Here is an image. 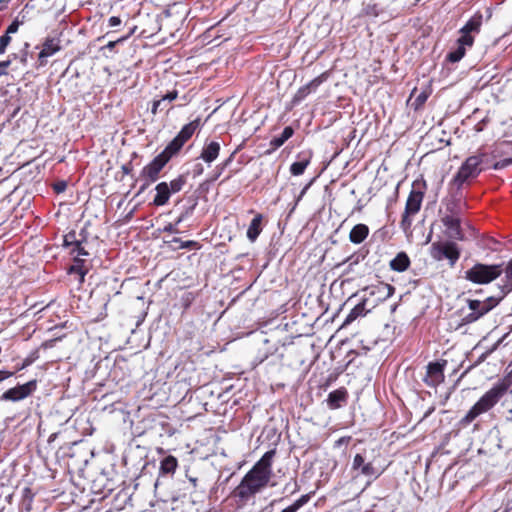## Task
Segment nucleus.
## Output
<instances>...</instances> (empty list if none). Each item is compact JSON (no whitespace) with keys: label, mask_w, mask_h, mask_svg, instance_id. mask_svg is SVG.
Here are the masks:
<instances>
[{"label":"nucleus","mask_w":512,"mask_h":512,"mask_svg":"<svg viewBox=\"0 0 512 512\" xmlns=\"http://www.w3.org/2000/svg\"><path fill=\"white\" fill-rule=\"evenodd\" d=\"M274 455V450L267 451L242 478L233 491V496L238 499L239 503L246 504L268 485L272 476Z\"/></svg>","instance_id":"f257e3e1"},{"label":"nucleus","mask_w":512,"mask_h":512,"mask_svg":"<svg viewBox=\"0 0 512 512\" xmlns=\"http://www.w3.org/2000/svg\"><path fill=\"white\" fill-rule=\"evenodd\" d=\"M507 390L508 384L506 382L501 381L496 383L471 407V409L463 417L462 423L469 424L479 415L492 409L506 394Z\"/></svg>","instance_id":"f03ea898"},{"label":"nucleus","mask_w":512,"mask_h":512,"mask_svg":"<svg viewBox=\"0 0 512 512\" xmlns=\"http://www.w3.org/2000/svg\"><path fill=\"white\" fill-rule=\"evenodd\" d=\"M426 188V182L423 179H417L412 183V189L407 198L400 222V226L406 234L411 232L413 217L421 209Z\"/></svg>","instance_id":"7ed1b4c3"},{"label":"nucleus","mask_w":512,"mask_h":512,"mask_svg":"<svg viewBox=\"0 0 512 512\" xmlns=\"http://www.w3.org/2000/svg\"><path fill=\"white\" fill-rule=\"evenodd\" d=\"M487 157V153L483 151H478L476 154L469 156L453 177V184L460 188L468 180L476 178L484 170Z\"/></svg>","instance_id":"20e7f679"},{"label":"nucleus","mask_w":512,"mask_h":512,"mask_svg":"<svg viewBox=\"0 0 512 512\" xmlns=\"http://www.w3.org/2000/svg\"><path fill=\"white\" fill-rule=\"evenodd\" d=\"M503 273L501 265L477 263L465 272V278L475 284H488Z\"/></svg>","instance_id":"39448f33"},{"label":"nucleus","mask_w":512,"mask_h":512,"mask_svg":"<svg viewBox=\"0 0 512 512\" xmlns=\"http://www.w3.org/2000/svg\"><path fill=\"white\" fill-rule=\"evenodd\" d=\"M430 255L436 261L448 259L453 266L460 257V250L454 242H434L430 248Z\"/></svg>","instance_id":"423d86ee"},{"label":"nucleus","mask_w":512,"mask_h":512,"mask_svg":"<svg viewBox=\"0 0 512 512\" xmlns=\"http://www.w3.org/2000/svg\"><path fill=\"white\" fill-rule=\"evenodd\" d=\"M167 163V158L158 154L150 163L143 167L140 178L144 183L140 188V193L145 191L151 183L158 179L159 173Z\"/></svg>","instance_id":"0eeeda50"},{"label":"nucleus","mask_w":512,"mask_h":512,"mask_svg":"<svg viewBox=\"0 0 512 512\" xmlns=\"http://www.w3.org/2000/svg\"><path fill=\"white\" fill-rule=\"evenodd\" d=\"M352 470L357 471L356 476L362 475L370 481L377 479L383 473V469L376 467L373 461H366L363 453H357L354 456Z\"/></svg>","instance_id":"6e6552de"},{"label":"nucleus","mask_w":512,"mask_h":512,"mask_svg":"<svg viewBox=\"0 0 512 512\" xmlns=\"http://www.w3.org/2000/svg\"><path fill=\"white\" fill-rule=\"evenodd\" d=\"M36 389L37 381L34 379L8 389L0 396V401L19 402L31 396Z\"/></svg>","instance_id":"1a4fd4ad"},{"label":"nucleus","mask_w":512,"mask_h":512,"mask_svg":"<svg viewBox=\"0 0 512 512\" xmlns=\"http://www.w3.org/2000/svg\"><path fill=\"white\" fill-rule=\"evenodd\" d=\"M447 364L446 360L442 362H430L427 365L426 375L423 378L424 383L432 388L437 387L444 381V369Z\"/></svg>","instance_id":"9d476101"},{"label":"nucleus","mask_w":512,"mask_h":512,"mask_svg":"<svg viewBox=\"0 0 512 512\" xmlns=\"http://www.w3.org/2000/svg\"><path fill=\"white\" fill-rule=\"evenodd\" d=\"M502 297L503 296L497 298L492 296L486 298L483 301L468 299V308L470 311L475 312L477 317L480 319L482 316L491 311L495 306H497Z\"/></svg>","instance_id":"9b49d317"},{"label":"nucleus","mask_w":512,"mask_h":512,"mask_svg":"<svg viewBox=\"0 0 512 512\" xmlns=\"http://www.w3.org/2000/svg\"><path fill=\"white\" fill-rule=\"evenodd\" d=\"M442 223L447 229V235L449 238L463 240L464 235L460 227V216L443 215Z\"/></svg>","instance_id":"f8f14e48"},{"label":"nucleus","mask_w":512,"mask_h":512,"mask_svg":"<svg viewBox=\"0 0 512 512\" xmlns=\"http://www.w3.org/2000/svg\"><path fill=\"white\" fill-rule=\"evenodd\" d=\"M474 44V38L472 37H460L457 40V48L450 51L447 54V60L456 63L459 62L466 54V48H471Z\"/></svg>","instance_id":"ddd939ff"},{"label":"nucleus","mask_w":512,"mask_h":512,"mask_svg":"<svg viewBox=\"0 0 512 512\" xmlns=\"http://www.w3.org/2000/svg\"><path fill=\"white\" fill-rule=\"evenodd\" d=\"M369 296H375L377 302H382L391 297L395 292V287L387 283L372 285L364 290Z\"/></svg>","instance_id":"4468645a"},{"label":"nucleus","mask_w":512,"mask_h":512,"mask_svg":"<svg viewBox=\"0 0 512 512\" xmlns=\"http://www.w3.org/2000/svg\"><path fill=\"white\" fill-rule=\"evenodd\" d=\"M483 23V15L480 12L475 13L466 24L460 29V37H472L475 39V35H477Z\"/></svg>","instance_id":"2eb2a0df"},{"label":"nucleus","mask_w":512,"mask_h":512,"mask_svg":"<svg viewBox=\"0 0 512 512\" xmlns=\"http://www.w3.org/2000/svg\"><path fill=\"white\" fill-rule=\"evenodd\" d=\"M220 149V143L217 141L206 143L202 148L200 158L207 164H211L219 156Z\"/></svg>","instance_id":"dca6fc26"},{"label":"nucleus","mask_w":512,"mask_h":512,"mask_svg":"<svg viewBox=\"0 0 512 512\" xmlns=\"http://www.w3.org/2000/svg\"><path fill=\"white\" fill-rule=\"evenodd\" d=\"M369 232V227L366 224L359 223L351 229L349 240L353 244H361L366 240Z\"/></svg>","instance_id":"f3484780"},{"label":"nucleus","mask_w":512,"mask_h":512,"mask_svg":"<svg viewBox=\"0 0 512 512\" xmlns=\"http://www.w3.org/2000/svg\"><path fill=\"white\" fill-rule=\"evenodd\" d=\"M325 80L324 74L311 80L306 86L301 87L294 96L295 101L303 100L311 91H315Z\"/></svg>","instance_id":"a211bd4d"},{"label":"nucleus","mask_w":512,"mask_h":512,"mask_svg":"<svg viewBox=\"0 0 512 512\" xmlns=\"http://www.w3.org/2000/svg\"><path fill=\"white\" fill-rule=\"evenodd\" d=\"M156 195L153 199V204L155 206H164L168 203L169 198L171 196L170 191L168 190L167 182H160L155 187Z\"/></svg>","instance_id":"6ab92c4d"},{"label":"nucleus","mask_w":512,"mask_h":512,"mask_svg":"<svg viewBox=\"0 0 512 512\" xmlns=\"http://www.w3.org/2000/svg\"><path fill=\"white\" fill-rule=\"evenodd\" d=\"M348 393L346 389L340 388L329 393L327 403L329 408L337 409L341 404L346 402Z\"/></svg>","instance_id":"aec40b11"},{"label":"nucleus","mask_w":512,"mask_h":512,"mask_svg":"<svg viewBox=\"0 0 512 512\" xmlns=\"http://www.w3.org/2000/svg\"><path fill=\"white\" fill-rule=\"evenodd\" d=\"M390 268L396 272H404L410 266V259L405 252H399L395 258L390 261Z\"/></svg>","instance_id":"412c9836"},{"label":"nucleus","mask_w":512,"mask_h":512,"mask_svg":"<svg viewBox=\"0 0 512 512\" xmlns=\"http://www.w3.org/2000/svg\"><path fill=\"white\" fill-rule=\"evenodd\" d=\"M177 467V458L169 455L161 460L159 471L162 475H173L176 472Z\"/></svg>","instance_id":"4be33fe9"},{"label":"nucleus","mask_w":512,"mask_h":512,"mask_svg":"<svg viewBox=\"0 0 512 512\" xmlns=\"http://www.w3.org/2000/svg\"><path fill=\"white\" fill-rule=\"evenodd\" d=\"M261 223H262V215L257 214L252 219V221L247 229V238L251 242H254L258 238L259 234L261 233V231H262Z\"/></svg>","instance_id":"5701e85b"},{"label":"nucleus","mask_w":512,"mask_h":512,"mask_svg":"<svg viewBox=\"0 0 512 512\" xmlns=\"http://www.w3.org/2000/svg\"><path fill=\"white\" fill-rule=\"evenodd\" d=\"M59 50L60 46L58 44V41H56L55 39L46 40L42 50L39 53V59L41 60V64H43V59L52 56Z\"/></svg>","instance_id":"b1692460"},{"label":"nucleus","mask_w":512,"mask_h":512,"mask_svg":"<svg viewBox=\"0 0 512 512\" xmlns=\"http://www.w3.org/2000/svg\"><path fill=\"white\" fill-rule=\"evenodd\" d=\"M199 127V119H196L194 121H191L190 123L184 125L180 132L178 133L177 137L182 141V143L185 144L186 141H188L192 135L195 133V131Z\"/></svg>","instance_id":"393cba45"},{"label":"nucleus","mask_w":512,"mask_h":512,"mask_svg":"<svg viewBox=\"0 0 512 512\" xmlns=\"http://www.w3.org/2000/svg\"><path fill=\"white\" fill-rule=\"evenodd\" d=\"M183 145L184 143H182V141L176 136L159 155L167 158V161L169 162L170 159L180 151Z\"/></svg>","instance_id":"a878e982"},{"label":"nucleus","mask_w":512,"mask_h":512,"mask_svg":"<svg viewBox=\"0 0 512 512\" xmlns=\"http://www.w3.org/2000/svg\"><path fill=\"white\" fill-rule=\"evenodd\" d=\"M369 302V299L368 298H365L362 300L361 303H359L358 305H356L351 311L350 313L347 315L346 319H345V324H349L351 323L352 321H354L357 317L359 316H363L366 314L367 310H366V305L368 304Z\"/></svg>","instance_id":"bb28decb"},{"label":"nucleus","mask_w":512,"mask_h":512,"mask_svg":"<svg viewBox=\"0 0 512 512\" xmlns=\"http://www.w3.org/2000/svg\"><path fill=\"white\" fill-rule=\"evenodd\" d=\"M505 274L504 284L501 288L502 296L512 291V259L507 263L505 269H503Z\"/></svg>","instance_id":"cd10ccee"},{"label":"nucleus","mask_w":512,"mask_h":512,"mask_svg":"<svg viewBox=\"0 0 512 512\" xmlns=\"http://www.w3.org/2000/svg\"><path fill=\"white\" fill-rule=\"evenodd\" d=\"M445 214L444 215H457L460 216L461 204L460 201L449 199L444 202Z\"/></svg>","instance_id":"c85d7f7f"},{"label":"nucleus","mask_w":512,"mask_h":512,"mask_svg":"<svg viewBox=\"0 0 512 512\" xmlns=\"http://www.w3.org/2000/svg\"><path fill=\"white\" fill-rule=\"evenodd\" d=\"M310 160L309 158H303L299 161L294 162L290 167V172L292 175L299 176L302 175L308 166Z\"/></svg>","instance_id":"c756f323"},{"label":"nucleus","mask_w":512,"mask_h":512,"mask_svg":"<svg viewBox=\"0 0 512 512\" xmlns=\"http://www.w3.org/2000/svg\"><path fill=\"white\" fill-rule=\"evenodd\" d=\"M185 184L186 177L184 175H179L177 178L168 183V190L171 194L177 193L183 189Z\"/></svg>","instance_id":"7c9ffc66"},{"label":"nucleus","mask_w":512,"mask_h":512,"mask_svg":"<svg viewBox=\"0 0 512 512\" xmlns=\"http://www.w3.org/2000/svg\"><path fill=\"white\" fill-rule=\"evenodd\" d=\"M293 135V129L291 127H285L279 137H276L272 140V144L275 147L282 146L290 137Z\"/></svg>","instance_id":"2f4dec72"},{"label":"nucleus","mask_w":512,"mask_h":512,"mask_svg":"<svg viewBox=\"0 0 512 512\" xmlns=\"http://www.w3.org/2000/svg\"><path fill=\"white\" fill-rule=\"evenodd\" d=\"M309 500H310L309 494L302 495L298 500H296L289 507L291 509H293V512H297L302 506H304L306 503H308Z\"/></svg>","instance_id":"473e14b6"},{"label":"nucleus","mask_w":512,"mask_h":512,"mask_svg":"<svg viewBox=\"0 0 512 512\" xmlns=\"http://www.w3.org/2000/svg\"><path fill=\"white\" fill-rule=\"evenodd\" d=\"M478 319L479 318L477 317L476 313L473 311H470L468 314L463 316V318L461 320V324L462 325L470 324V323L476 322Z\"/></svg>","instance_id":"72a5a7b5"},{"label":"nucleus","mask_w":512,"mask_h":512,"mask_svg":"<svg viewBox=\"0 0 512 512\" xmlns=\"http://www.w3.org/2000/svg\"><path fill=\"white\" fill-rule=\"evenodd\" d=\"M11 41V37L4 34L0 37V55L3 54Z\"/></svg>","instance_id":"f704fd0d"},{"label":"nucleus","mask_w":512,"mask_h":512,"mask_svg":"<svg viewBox=\"0 0 512 512\" xmlns=\"http://www.w3.org/2000/svg\"><path fill=\"white\" fill-rule=\"evenodd\" d=\"M166 107V105H164L163 103V100L159 99V100H156L153 102V105H152V108H151V112L152 114H156L158 109H164Z\"/></svg>","instance_id":"c9c22d12"},{"label":"nucleus","mask_w":512,"mask_h":512,"mask_svg":"<svg viewBox=\"0 0 512 512\" xmlns=\"http://www.w3.org/2000/svg\"><path fill=\"white\" fill-rule=\"evenodd\" d=\"M177 96H178V92L176 90H173V91L167 93L165 96H163L161 98V100H163V103L165 104L166 101L171 102V101L175 100L177 98Z\"/></svg>","instance_id":"e433bc0d"},{"label":"nucleus","mask_w":512,"mask_h":512,"mask_svg":"<svg viewBox=\"0 0 512 512\" xmlns=\"http://www.w3.org/2000/svg\"><path fill=\"white\" fill-rule=\"evenodd\" d=\"M125 39H127V37H122L115 41H110L107 45L103 47V49L113 50L118 43L123 42Z\"/></svg>","instance_id":"4c0bfd02"},{"label":"nucleus","mask_w":512,"mask_h":512,"mask_svg":"<svg viewBox=\"0 0 512 512\" xmlns=\"http://www.w3.org/2000/svg\"><path fill=\"white\" fill-rule=\"evenodd\" d=\"M163 231L164 232H169V233H178L179 230L177 228V225L175 223H169L167 224L164 228H163Z\"/></svg>","instance_id":"58836bf2"},{"label":"nucleus","mask_w":512,"mask_h":512,"mask_svg":"<svg viewBox=\"0 0 512 512\" xmlns=\"http://www.w3.org/2000/svg\"><path fill=\"white\" fill-rule=\"evenodd\" d=\"M18 28H19V24L18 22L14 21L12 22L8 28H7V31L5 34L9 35V34H13V33H16L18 31Z\"/></svg>","instance_id":"ea45409f"},{"label":"nucleus","mask_w":512,"mask_h":512,"mask_svg":"<svg viewBox=\"0 0 512 512\" xmlns=\"http://www.w3.org/2000/svg\"><path fill=\"white\" fill-rule=\"evenodd\" d=\"M109 27H117L121 24V19L117 16H112L108 20Z\"/></svg>","instance_id":"a19ab883"},{"label":"nucleus","mask_w":512,"mask_h":512,"mask_svg":"<svg viewBox=\"0 0 512 512\" xmlns=\"http://www.w3.org/2000/svg\"><path fill=\"white\" fill-rule=\"evenodd\" d=\"M13 375H14V372H12V371L0 370V383L6 379L12 377Z\"/></svg>","instance_id":"79ce46f5"},{"label":"nucleus","mask_w":512,"mask_h":512,"mask_svg":"<svg viewBox=\"0 0 512 512\" xmlns=\"http://www.w3.org/2000/svg\"><path fill=\"white\" fill-rule=\"evenodd\" d=\"M196 242L194 241H183L181 242V245H179V248L181 249H191L196 246Z\"/></svg>","instance_id":"37998d69"},{"label":"nucleus","mask_w":512,"mask_h":512,"mask_svg":"<svg viewBox=\"0 0 512 512\" xmlns=\"http://www.w3.org/2000/svg\"><path fill=\"white\" fill-rule=\"evenodd\" d=\"M512 160H504V161H499V162H496L494 165H493V169L495 170H499V169H502L504 168L506 165H508L509 163H511Z\"/></svg>","instance_id":"c03bdc74"},{"label":"nucleus","mask_w":512,"mask_h":512,"mask_svg":"<svg viewBox=\"0 0 512 512\" xmlns=\"http://www.w3.org/2000/svg\"><path fill=\"white\" fill-rule=\"evenodd\" d=\"M10 64H11V59L0 62V71H2V75L6 74V69L9 67Z\"/></svg>","instance_id":"a18cd8bd"},{"label":"nucleus","mask_w":512,"mask_h":512,"mask_svg":"<svg viewBox=\"0 0 512 512\" xmlns=\"http://www.w3.org/2000/svg\"><path fill=\"white\" fill-rule=\"evenodd\" d=\"M34 359L33 358H26L23 363L21 364V366H19L17 368V370H22V369H25L26 367H28L29 365H31L33 363Z\"/></svg>","instance_id":"49530a36"},{"label":"nucleus","mask_w":512,"mask_h":512,"mask_svg":"<svg viewBox=\"0 0 512 512\" xmlns=\"http://www.w3.org/2000/svg\"><path fill=\"white\" fill-rule=\"evenodd\" d=\"M349 440H350V437H342V438L338 439V440L335 442V446H336V447H339V446H341V445H343V444L348 443V442H349Z\"/></svg>","instance_id":"de8ad7c7"},{"label":"nucleus","mask_w":512,"mask_h":512,"mask_svg":"<svg viewBox=\"0 0 512 512\" xmlns=\"http://www.w3.org/2000/svg\"><path fill=\"white\" fill-rule=\"evenodd\" d=\"M75 251H77V253L79 255H87L88 253L81 247L80 243H77L76 244V249H74Z\"/></svg>","instance_id":"09e8293b"},{"label":"nucleus","mask_w":512,"mask_h":512,"mask_svg":"<svg viewBox=\"0 0 512 512\" xmlns=\"http://www.w3.org/2000/svg\"><path fill=\"white\" fill-rule=\"evenodd\" d=\"M359 257H355L354 255L348 257L345 262H351V264L358 263Z\"/></svg>","instance_id":"8fccbe9b"},{"label":"nucleus","mask_w":512,"mask_h":512,"mask_svg":"<svg viewBox=\"0 0 512 512\" xmlns=\"http://www.w3.org/2000/svg\"><path fill=\"white\" fill-rule=\"evenodd\" d=\"M185 219V214H182L178 219L177 221L175 222V224L178 226L183 220Z\"/></svg>","instance_id":"3c124183"},{"label":"nucleus","mask_w":512,"mask_h":512,"mask_svg":"<svg viewBox=\"0 0 512 512\" xmlns=\"http://www.w3.org/2000/svg\"><path fill=\"white\" fill-rule=\"evenodd\" d=\"M425 100H426V96H424V95H419L417 98V101H419L421 103L424 102Z\"/></svg>","instance_id":"603ef678"},{"label":"nucleus","mask_w":512,"mask_h":512,"mask_svg":"<svg viewBox=\"0 0 512 512\" xmlns=\"http://www.w3.org/2000/svg\"><path fill=\"white\" fill-rule=\"evenodd\" d=\"M171 242L179 243L181 245V242H183V241L179 238H173Z\"/></svg>","instance_id":"864d4df0"},{"label":"nucleus","mask_w":512,"mask_h":512,"mask_svg":"<svg viewBox=\"0 0 512 512\" xmlns=\"http://www.w3.org/2000/svg\"><path fill=\"white\" fill-rule=\"evenodd\" d=\"M281 512H293V509H291L289 506L282 510Z\"/></svg>","instance_id":"5fc2aeb1"},{"label":"nucleus","mask_w":512,"mask_h":512,"mask_svg":"<svg viewBox=\"0 0 512 512\" xmlns=\"http://www.w3.org/2000/svg\"><path fill=\"white\" fill-rule=\"evenodd\" d=\"M203 172V168L201 166H199V168H197V174H201Z\"/></svg>","instance_id":"6e6d98bb"},{"label":"nucleus","mask_w":512,"mask_h":512,"mask_svg":"<svg viewBox=\"0 0 512 512\" xmlns=\"http://www.w3.org/2000/svg\"><path fill=\"white\" fill-rule=\"evenodd\" d=\"M65 244L68 245V236L65 237Z\"/></svg>","instance_id":"4d7b16f0"},{"label":"nucleus","mask_w":512,"mask_h":512,"mask_svg":"<svg viewBox=\"0 0 512 512\" xmlns=\"http://www.w3.org/2000/svg\"><path fill=\"white\" fill-rule=\"evenodd\" d=\"M158 452H159V453H163V452H164V450H163L162 448H160V449H158Z\"/></svg>","instance_id":"13d9d810"},{"label":"nucleus","mask_w":512,"mask_h":512,"mask_svg":"<svg viewBox=\"0 0 512 512\" xmlns=\"http://www.w3.org/2000/svg\"><path fill=\"white\" fill-rule=\"evenodd\" d=\"M21 61H22V62H25V61H26V58H25V57H22V58H21Z\"/></svg>","instance_id":"bf43d9fd"},{"label":"nucleus","mask_w":512,"mask_h":512,"mask_svg":"<svg viewBox=\"0 0 512 512\" xmlns=\"http://www.w3.org/2000/svg\"><path fill=\"white\" fill-rule=\"evenodd\" d=\"M62 190H63V187L59 186L58 191H62Z\"/></svg>","instance_id":"052dcab7"},{"label":"nucleus","mask_w":512,"mask_h":512,"mask_svg":"<svg viewBox=\"0 0 512 512\" xmlns=\"http://www.w3.org/2000/svg\"><path fill=\"white\" fill-rule=\"evenodd\" d=\"M62 190H63V187L59 186L58 191H62Z\"/></svg>","instance_id":"680f3d73"},{"label":"nucleus","mask_w":512,"mask_h":512,"mask_svg":"<svg viewBox=\"0 0 512 512\" xmlns=\"http://www.w3.org/2000/svg\"><path fill=\"white\" fill-rule=\"evenodd\" d=\"M2 75V71H0V76Z\"/></svg>","instance_id":"e2e57ef3"}]
</instances>
